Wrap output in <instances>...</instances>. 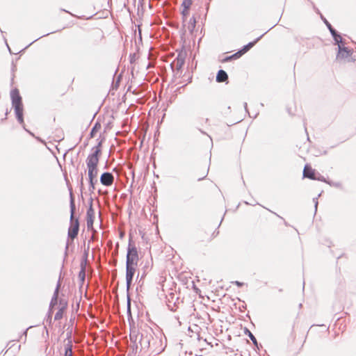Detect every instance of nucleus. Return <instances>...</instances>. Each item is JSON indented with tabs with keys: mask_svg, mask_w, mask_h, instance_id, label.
Returning <instances> with one entry per match:
<instances>
[{
	"mask_svg": "<svg viewBox=\"0 0 356 356\" xmlns=\"http://www.w3.org/2000/svg\"><path fill=\"white\" fill-rule=\"evenodd\" d=\"M70 191V226L68 229L67 240L65 250V258L67 256V251L70 245L72 244L74 239L77 237L79 231V220L74 218L76 211L75 197L72 192V188H69Z\"/></svg>",
	"mask_w": 356,
	"mask_h": 356,
	"instance_id": "nucleus-1",
	"label": "nucleus"
},
{
	"mask_svg": "<svg viewBox=\"0 0 356 356\" xmlns=\"http://www.w3.org/2000/svg\"><path fill=\"white\" fill-rule=\"evenodd\" d=\"M10 98L12 106L15 111V114L17 122L25 127L24 121V108L22 104V98L17 88L13 89L10 92Z\"/></svg>",
	"mask_w": 356,
	"mask_h": 356,
	"instance_id": "nucleus-2",
	"label": "nucleus"
},
{
	"mask_svg": "<svg viewBox=\"0 0 356 356\" xmlns=\"http://www.w3.org/2000/svg\"><path fill=\"white\" fill-rule=\"evenodd\" d=\"M102 140L99 141L97 145L92 148V152L86 159L87 168H98L99 159L102 153Z\"/></svg>",
	"mask_w": 356,
	"mask_h": 356,
	"instance_id": "nucleus-3",
	"label": "nucleus"
},
{
	"mask_svg": "<svg viewBox=\"0 0 356 356\" xmlns=\"http://www.w3.org/2000/svg\"><path fill=\"white\" fill-rule=\"evenodd\" d=\"M138 259L139 258L137 248L136 245L133 244L131 237H129L127 247L126 264L137 266Z\"/></svg>",
	"mask_w": 356,
	"mask_h": 356,
	"instance_id": "nucleus-4",
	"label": "nucleus"
},
{
	"mask_svg": "<svg viewBox=\"0 0 356 356\" xmlns=\"http://www.w3.org/2000/svg\"><path fill=\"white\" fill-rule=\"evenodd\" d=\"M186 52L180 51L178 52L177 57L170 64V67L172 70L175 76L179 74V71L181 70L183 65L185 63Z\"/></svg>",
	"mask_w": 356,
	"mask_h": 356,
	"instance_id": "nucleus-5",
	"label": "nucleus"
},
{
	"mask_svg": "<svg viewBox=\"0 0 356 356\" xmlns=\"http://www.w3.org/2000/svg\"><path fill=\"white\" fill-rule=\"evenodd\" d=\"M321 18L324 22V24L326 25L328 30L330 31V33L334 41V44L342 42L343 38H341V34L334 28H333L331 24L326 19V18L323 15H321Z\"/></svg>",
	"mask_w": 356,
	"mask_h": 356,
	"instance_id": "nucleus-6",
	"label": "nucleus"
},
{
	"mask_svg": "<svg viewBox=\"0 0 356 356\" xmlns=\"http://www.w3.org/2000/svg\"><path fill=\"white\" fill-rule=\"evenodd\" d=\"M336 44L338 46L337 59L348 58L352 55V51L344 46L345 41L343 40L342 42H339L338 44Z\"/></svg>",
	"mask_w": 356,
	"mask_h": 356,
	"instance_id": "nucleus-7",
	"label": "nucleus"
},
{
	"mask_svg": "<svg viewBox=\"0 0 356 356\" xmlns=\"http://www.w3.org/2000/svg\"><path fill=\"white\" fill-rule=\"evenodd\" d=\"M100 183L105 186H111L114 182V176L111 172H104L100 176Z\"/></svg>",
	"mask_w": 356,
	"mask_h": 356,
	"instance_id": "nucleus-8",
	"label": "nucleus"
},
{
	"mask_svg": "<svg viewBox=\"0 0 356 356\" xmlns=\"http://www.w3.org/2000/svg\"><path fill=\"white\" fill-rule=\"evenodd\" d=\"M59 304L60 305V307L59 308L58 311L56 313L54 316L55 321L60 320L63 318V313L65 312L67 307V302L64 299H60Z\"/></svg>",
	"mask_w": 356,
	"mask_h": 356,
	"instance_id": "nucleus-9",
	"label": "nucleus"
},
{
	"mask_svg": "<svg viewBox=\"0 0 356 356\" xmlns=\"http://www.w3.org/2000/svg\"><path fill=\"white\" fill-rule=\"evenodd\" d=\"M316 175V170L313 169L310 165L306 164L303 170V177L313 180Z\"/></svg>",
	"mask_w": 356,
	"mask_h": 356,
	"instance_id": "nucleus-10",
	"label": "nucleus"
},
{
	"mask_svg": "<svg viewBox=\"0 0 356 356\" xmlns=\"http://www.w3.org/2000/svg\"><path fill=\"white\" fill-rule=\"evenodd\" d=\"M264 35V34H262L259 37L257 38L254 40L250 42L247 44L243 46L242 48L238 50L241 52V55L243 56L244 54L248 52L251 48H252Z\"/></svg>",
	"mask_w": 356,
	"mask_h": 356,
	"instance_id": "nucleus-11",
	"label": "nucleus"
},
{
	"mask_svg": "<svg viewBox=\"0 0 356 356\" xmlns=\"http://www.w3.org/2000/svg\"><path fill=\"white\" fill-rule=\"evenodd\" d=\"M86 220H95V210L93 209V198L90 197L88 200V208L86 211Z\"/></svg>",
	"mask_w": 356,
	"mask_h": 356,
	"instance_id": "nucleus-12",
	"label": "nucleus"
},
{
	"mask_svg": "<svg viewBox=\"0 0 356 356\" xmlns=\"http://www.w3.org/2000/svg\"><path fill=\"white\" fill-rule=\"evenodd\" d=\"M60 287V281L58 282L56 288L54 291L53 297L51 298L50 304H49V309L52 311V308L58 304V290Z\"/></svg>",
	"mask_w": 356,
	"mask_h": 356,
	"instance_id": "nucleus-13",
	"label": "nucleus"
},
{
	"mask_svg": "<svg viewBox=\"0 0 356 356\" xmlns=\"http://www.w3.org/2000/svg\"><path fill=\"white\" fill-rule=\"evenodd\" d=\"M227 80H228L227 73L223 70H219L216 74V81L218 83H222V82L227 81Z\"/></svg>",
	"mask_w": 356,
	"mask_h": 356,
	"instance_id": "nucleus-14",
	"label": "nucleus"
},
{
	"mask_svg": "<svg viewBox=\"0 0 356 356\" xmlns=\"http://www.w3.org/2000/svg\"><path fill=\"white\" fill-rule=\"evenodd\" d=\"M136 266L126 264V279H133L136 273Z\"/></svg>",
	"mask_w": 356,
	"mask_h": 356,
	"instance_id": "nucleus-15",
	"label": "nucleus"
},
{
	"mask_svg": "<svg viewBox=\"0 0 356 356\" xmlns=\"http://www.w3.org/2000/svg\"><path fill=\"white\" fill-rule=\"evenodd\" d=\"M88 179L97 180L98 168H87Z\"/></svg>",
	"mask_w": 356,
	"mask_h": 356,
	"instance_id": "nucleus-16",
	"label": "nucleus"
},
{
	"mask_svg": "<svg viewBox=\"0 0 356 356\" xmlns=\"http://www.w3.org/2000/svg\"><path fill=\"white\" fill-rule=\"evenodd\" d=\"M244 334L245 335H247L250 339V340L252 341V343L254 344V346L255 347H257V348H259L258 341H257L256 337H254V335L250 332V330L249 329H248L247 327H245Z\"/></svg>",
	"mask_w": 356,
	"mask_h": 356,
	"instance_id": "nucleus-17",
	"label": "nucleus"
},
{
	"mask_svg": "<svg viewBox=\"0 0 356 356\" xmlns=\"http://www.w3.org/2000/svg\"><path fill=\"white\" fill-rule=\"evenodd\" d=\"M101 129V124L99 122L97 121L92 128L90 130V132L89 134V138H92L95 137L96 134L99 131V130Z\"/></svg>",
	"mask_w": 356,
	"mask_h": 356,
	"instance_id": "nucleus-18",
	"label": "nucleus"
},
{
	"mask_svg": "<svg viewBox=\"0 0 356 356\" xmlns=\"http://www.w3.org/2000/svg\"><path fill=\"white\" fill-rule=\"evenodd\" d=\"M241 56H242V55H241V52L239 51H238L237 52L233 54L232 55H230V56H226L225 58H224L222 60V62L223 63L229 62L232 60L238 59Z\"/></svg>",
	"mask_w": 356,
	"mask_h": 356,
	"instance_id": "nucleus-19",
	"label": "nucleus"
},
{
	"mask_svg": "<svg viewBox=\"0 0 356 356\" xmlns=\"http://www.w3.org/2000/svg\"><path fill=\"white\" fill-rule=\"evenodd\" d=\"M129 339L130 341L135 344L136 349L138 348V346L136 345V341L138 339V333L136 330H131L130 331L129 334Z\"/></svg>",
	"mask_w": 356,
	"mask_h": 356,
	"instance_id": "nucleus-20",
	"label": "nucleus"
},
{
	"mask_svg": "<svg viewBox=\"0 0 356 356\" xmlns=\"http://www.w3.org/2000/svg\"><path fill=\"white\" fill-rule=\"evenodd\" d=\"M196 26V18L193 16L190 19L189 24L188 26V29L190 33H193Z\"/></svg>",
	"mask_w": 356,
	"mask_h": 356,
	"instance_id": "nucleus-21",
	"label": "nucleus"
},
{
	"mask_svg": "<svg viewBox=\"0 0 356 356\" xmlns=\"http://www.w3.org/2000/svg\"><path fill=\"white\" fill-rule=\"evenodd\" d=\"M78 277L80 281V287H82L86 280V271L79 270Z\"/></svg>",
	"mask_w": 356,
	"mask_h": 356,
	"instance_id": "nucleus-22",
	"label": "nucleus"
},
{
	"mask_svg": "<svg viewBox=\"0 0 356 356\" xmlns=\"http://www.w3.org/2000/svg\"><path fill=\"white\" fill-rule=\"evenodd\" d=\"M98 180L88 179L89 182V191L92 193L95 190V185L97 184Z\"/></svg>",
	"mask_w": 356,
	"mask_h": 356,
	"instance_id": "nucleus-23",
	"label": "nucleus"
},
{
	"mask_svg": "<svg viewBox=\"0 0 356 356\" xmlns=\"http://www.w3.org/2000/svg\"><path fill=\"white\" fill-rule=\"evenodd\" d=\"M313 180H318L322 182H325L327 184V180L322 175H321L318 172H316V175H315Z\"/></svg>",
	"mask_w": 356,
	"mask_h": 356,
	"instance_id": "nucleus-24",
	"label": "nucleus"
},
{
	"mask_svg": "<svg viewBox=\"0 0 356 356\" xmlns=\"http://www.w3.org/2000/svg\"><path fill=\"white\" fill-rule=\"evenodd\" d=\"M190 8H183V10L181 12V15L182 16L183 22H185L187 16L189 14Z\"/></svg>",
	"mask_w": 356,
	"mask_h": 356,
	"instance_id": "nucleus-25",
	"label": "nucleus"
},
{
	"mask_svg": "<svg viewBox=\"0 0 356 356\" xmlns=\"http://www.w3.org/2000/svg\"><path fill=\"white\" fill-rule=\"evenodd\" d=\"M192 3H193V0H183V1L181 3V7L186 8H191Z\"/></svg>",
	"mask_w": 356,
	"mask_h": 356,
	"instance_id": "nucleus-26",
	"label": "nucleus"
},
{
	"mask_svg": "<svg viewBox=\"0 0 356 356\" xmlns=\"http://www.w3.org/2000/svg\"><path fill=\"white\" fill-rule=\"evenodd\" d=\"M127 310L128 316H131V298L129 293L127 294Z\"/></svg>",
	"mask_w": 356,
	"mask_h": 356,
	"instance_id": "nucleus-27",
	"label": "nucleus"
},
{
	"mask_svg": "<svg viewBox=\"0 0 356 356\" xmlns=\"http://www.w3.org/2000/svg\"><path fill=\"white\" fill-rule=\"evenodd\" d=\"M89 250H90V243H88V246L85 248L83 254L82 256L81 259H85L88 261V255H89Z\"/></svg>",
	"mask_w": 356,
	"mask_h": 356,
	"instance_id": "nucleus-28",
	"label": "nucleus"
},
{
	"mask_svg": "<svg viewBox=\"0 0 356 356\" xmlns=\"http://www.w3.org/2000/svg\"><path fill=\"white\" fill-rule=\"evenodd\" d=\"M72 342L69 339L67 343L65 345V351H72Z\"/></svg>",
	"mask_w": 356,
	"mask_h": 356,
	"instance_id": "nucleus-29",
	"label": "nucleus"
},
{
	"mask_svg": "<svg viewBox=\"0 0 356 356\" xmlns=\"http://www.w3.org/2000/svg\"><path fill=\"white\" fill-rule=\"evenodd\" d=\"M88 261L81 259L80 263V270L86 271Z\"/></svg>",
	"mask_w": 356,
	"mask_h": 356,
	"instance_id": "nucleus-30",
	"label": "nucleus"
},
{
	"mask_svg": "<svg viewBox=\"0 0 356 356\" xmlns=\"http://www.w3.org/2000/svg\"><path fill=\"white\" fill-rule=\"evenodd\" d=\"M327 184L331 186H334L336 188H340L341 186V184L340 182H333L332 181H327Z\"/></svg>",
	"mask_w": 356,
	"mask_h": 356,
	"instance_id": "nucleus-31",
	"label": "nucleus"
},
{
	"mask_svg": "<svg viewBox=\"0 0 356 356\" xmlns=\"http://www.w3.org/2000/svg\"><path fill=\"white\" fill-rule=\"evenodd\" d=\"M132 281H133V279H126L127 294L129 293V291L131 286Z\"/></svg>",
	"mask_w": 356,
	"mask_h": 356,
	"instance_id": "nucleus-32",
	"label": "nucleus"
},
{
	"mask_svg": "<svg viewBox=\"0 0 356 356\" xmlns=\"http://www.w3.org/2000/svg\"><path fill=\"white\" fill-rule=\"evenodd\" d=\"M88 229H93L94 220H86Z\"/></svg>",
	"mask_w": 356,
	"mask_h": 356,
	"instance_id": "nucleus-33",
	"label": "nucleus"
},
{
	"mask_svg": "<svg viewBox=\"0 0 356 356\" xmlns=\"http://www.w3.org/2000/svg\"><path fill=\"white\" fill-rule=\"evenodd\" d=\"M24 130H25L26 132H28L31 136H32L33 137L35 138L38 141H40V142H41V143H44V141L43 140H42V139H41L40 138H39V137H35V135H34V134H33V133H32L31 131H29V130L26 129L25 127H24Z\"/></svg>",
	"mask_w": 356,
	"mask_h": 356,
	"instance_id": "nucleus-34",
	"label": "nucleus"
},
{
	"mask_svg": "<svg viewBox=\"0 0 356 356\" xmlns=\"http://www.w3.org/2000/svg\"><path fill=\"white\" fill-rule=\"evenodd\" d=\"M16 70V65H15V63L13 62L12 63V68H11V71H12V73H13V76H12V78H11V84L13 83V81H14V77H15V75H14V72Z\"/></svg>",
	"mask_w": 356,
	"mask_h": 356,
	"instance_id": "nucleus-35",
	"label": "nucleus"
},
{
	"mask_svg": "<svg viewBox=\"0 0 356 356\" xmlns=\"http://www.w3.org/2000/svg\"><path fill=\"white\" fill-rule=\"evenodd\" d=\"M55 32H56V31H52V32L47 33H46V34L42 35V36H40V37L38 38L37 39H35V40H33L32 42H31V43H30V44H29L26 48H27L28 47H29L30 45H31L33 42H35V41L38 40L39 39H40V38H43V37L47 36V35H49V34H51V33H55Z\"/></svg>",
	"mask_w": 356,
	"mask_h": 356,
	"instance_id": "nucleus-36",
	"label": "nucleus"
},
{
	"mask_svg": "<svg viewBox=\"0 0 356 356\" xmlns=\"http://www.w3.org/2000/svg\"><path fill=\"white\" fill-rule=\"evenodd\" d=\"M32 327V326L26 328L22 333V334L20 337V339H22L23 337H24V341H26V337H27V331L29 328Z\"/></svg>",
	"mask_w": 356,
	"mask_h": 356,
	"instance_id": "nucleus-37",
	"label": "nucleus"
},
{
	"mask_svg": "<svg viewBox=\"0 0 356 356\" xmlns=\"http://www.w3.org/2000/svg\"><path fill=\"white\" fill-rule=\"evenodd\" d=\"M79 182H80L81 191H82L83 188V174H81Z\"/></svg>",
	"mask_w": 356,
	"mask_h": 356,
	"instance_id": "nucleus-38",
	"label": "nucleus"
},
{
	"mask_svg": "<svg viewBox=\"0 0 356 356\" xmlns=\"http://www.w3.org/2000/svg\"><path fill=\"white\" fill-rule=\"evenodd\" d=\"M233 284L236 285L238 287H242L244 285L243 282L239 281H235L233 282Z\"/></svg>",
	"mask_w": 356,
	"mask_h": 356,
	"instance_id": "nucleus-39",
	"label": "nucleus"
},
{
	"mask_svg": "<svg viewBox=\"0 0 356 356\" xmlns=\"http://www.w3.org/2000/svg\"><path fill=\"white\" fill-rule=\"evenodd\" d=\"M313 201L314 202L315 211H316L318 206V197L313 198Z\"/></svg>",
	"mask_w": 356,
	"mask_h": 356,
	"instance_id": "nucleus-40",
	"label": "nucleus"
},
{
	"mask_svg": "<svg viewBox=\"0 0 356 356\" xmlns=\"http://www.w3.org/2000/svg\"><path fill=\"white\" fill-rule=\"evenodd\" d=\"M51 313H52V311L49 310V312H48V320H49V323H51Z\"/></svg>",
	"mask_w": 356,
	"mask_h": 356,
	"instance_id": "nucleus-41",
	"label": "nucleus"
},
{
	"mask_svg": "<svg viewBox=\"0 0 356 356\" xmlns=\"http://www.w3.org/2000/svg\"><path fill=\"white\" fill-rule=\"evenodd\" d=\"M64 356H72V351H65Z\"/></svg>",
	"mask_w": 356,
	"mask_h": 356,
	"instance_id": "nucleus-42",
	"label": "nucleus"
},
{
	"mask_svg": "<svg viewBox=\"0 0 356 356\" xmlns=\"http://www.w3.org/2000/svg\"><path fill=\"white\" fill-rule=\"evenodd\" d=\"M130 63H132L134 61L135 54H130Z\"/></svg>",
	"mask_w": 356,
	"mask_h": 356,
	"instance_id": "nucleus-43",
	"label": "nucleus"
},
{
	"mask_svg": "<svg viewBox=\"0 0 356 356\" xmlns=\"http://www.w3.org/2000/svg\"><path fill=\"white\" fill-rule=\"evenodd\" d=\"M244 108H245V111H248V104L246 102L244 103Z\"/></svg>",
	"mask_w": 356,
	"mask_h": 356,
	"instance_id": "nucleus-44",
	"label": "nucleus"
},
{
	"mask_svg": "<svg viewBox=\"0 0 356 356\" xmlns=\"http://www.w3.org/2000/svg\"><path fill=\"white\" fill-rule=\"evenodd\" d=\"M8 113H9V111L7 109L6 112V114H5L6 117H5L4 120L7 118V115H8Z\"/></svg>",
	"mask_w": 356,
	"mask_h": 356,
	"instance_id": "nucleus-45",
	"label": "nucleus"
},
{
	"mask_svg": "<svg viewBox=\"0 0 356 356\" xmlns=\"http://www.w3.org/2000/svg\"><path fill=\"white\" fill-rule=\"evenodd\" d=\"M143 1H144V0H138V3H139L140 5H143Z\"/></svg>",
	"mask_w": 356,
	"mask_h": 356,
	"instance_id": "nucleus-46",
	"label": "nucleus"
},
{
	"mask_svg": "<svg viewBox=\"0 0 356 356\" xmlns=\"http://www.w3.org/2000/svg\"><path fill=\"white\" fill-rule=\"evenodd\" d=\"M61 10H62V11H64V12H66V13H70L69 11H67V10H65V9H61Z\"/></svg>",
	"mask_w": 356,
	"mask_h": 356,
	"instance_id": "nucleus-47",
	"label": "nucleus"
},
{
	"mask_svg": "<svg viewBox=\"0 0 356 356\" xmlns=\"http://www.w3.org/2000/svg\"><path fill=\"white\" fill-rule=\"evenodd\" d=\"M204 178V177H202V178H199V179H198V181L202 180Z\"/></svg>",
	"mask_w": 356,
	"mask_h": 356,
	"instance_id": "nucleus-48",
	"label": "nucleus"
},
{
	"mask_svg": "<svg viewBox=\"0 0 356 356\" xmlns=\"http://www.w3.org/2000/svg\"><path fill=\"white\" fill-rule=\"evenodd\" d=\"M270 31V29H268V31L266 33H264V34L265 35L268 31Z\"/></svg>",
	"mask_w": 356,
	"mask_h": 356,
	"instance_id": "nucleus-49",
	"label": "nucleus"
},
{
	"mask_svg": "<svg viewBox=\"0 0 356 356\" xmlns=\"http://www.w3.org/2000/svg\"><path fill=\"white\" fill-rule=\"evenodd\" d=\"M270 31V29H268V31L266 33H264V34L265 35L268 31Z\"/></svg>",
	"mask_w": 356,
	"mask_h": 356,
	"instance_id": "nucleus-50",
	"label": "nucleus"
},
{
	"mask_svg": "<svg viewBox=\"0 0 356 356\" xmlns=\"http://www.w3.org/2000/svg\"><path fill=\"white\" fill-rule=\"evenodd\" d=\"M6 44H8L6 43ZM7 47L8 48V50L10 51V48L8 47V45H7Z\"/></svg>",
	"mask_w": 356,
	"mask_h": 356,
	"instance_id": "nucleus-51",
	"label": "nucleus"
},
{
	"mask_svg": "<svg viewBox=\"0 0 356 356\" xmlns=\"http://www.w3.org/2000/svg\"><path fill=\"white\" fill-rule=\"evenodd\" d=\"M341 257H342V255H340V256L337 257V259H340Z\"/></svg>",
	"mask_w": 356,
	"mask_h": 356,
	"instance_id": "nucleus-52",
	"label": "nucleus"
},
{
	"mask_svg": "<svg viewBox=\"0 0 356 356\" xmlns=\"http://www.w3.org/2000/svg\"><path fill=\"white\" fill-rule=\"evenodd\" d=\"M305 282L303 281V289L305 288Z\"/></svg>",
	"mask_w": 356,
	"mask_h": 356,
	"instance_id": "nucleus-53",
	"label": "nucleus"
},
{
	"mask_svg": "<svg viewBox=\"0 0 356 356\" xmlns=\"http://www.w3.org/2000/svg\"><path fill=\"white\" fill-rule=\"evenodd\" d=\"M185 86H181V87H179V89H181V88H184Z\"/></svg>",
	"mask_w": 356,
	"mask_h": 356,
	"instance_id": "nucleus-54",
	"label": "nucleus"
},
{
	"mask_svg": "<svg viewBox=\"0 0 356 356\" xmlns=\"http://www.w3.org/2000/svg\"><path fill=\"white\" fill-rule=\"evenodd\" d=\"M185 86H181V87H179V89H181V88H184Z\"/></svg>",
	"mask_w": 356,
	"mask_h": 356,
	"instance_id": "nucleus-55",
	"label": "nucleus"
}]
</instances>
